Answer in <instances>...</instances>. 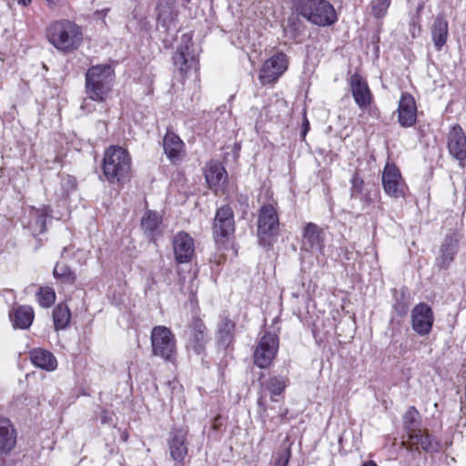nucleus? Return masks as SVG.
<instances>
[{
  "instance_id": "1",
  "label": "nucleus",
  "mask_w": 466,
  "mask_h": 466,
  "mask_svg": "<svg viewBox=\"0 0 466 466\" xmlns=\"http://www.w3.org/2000/svg\"><path fill=\"white\" fill-rule=\"evenodd\" d=\"M47 41L59 52L76 51L83 42L82 28L68 19L53 21L46 31Z\"/></svg>"
},
{
  "instance_id": "2",
  "label": "nucleus",
  "mask_w": 466,
  "mask_h": 466,
  "mask_svg": "<svg viewBox=\"0 0 466 466\" xmlns=\"http://www.w3.org/2000/svg\"><path fill=\"white\" fill-rule=\"evenodd\" d=\"M114 78V70L109 65L91 66L86 74L87 97L96 102L106 101L112 90Z\"/></svg>"
},
{
  "instance_id": "3",
  "label": "nucleus",
  "mask_w": 466,
  "mask_h": 466,
  "mask_svg": "<svg viewBox=\"0 0 466 466\" xmlns=\"http://www.w3.org/2000/svg\"><path fill=\"white\" fill-rule=\"evenodd\" d=\"M293 7L298 15L319 26L330 25L337 21L335 9L327 0H294Z\"/></svg>"
},
{
  "instance_id": "4",
  "label": "nucleus",
  "mask_w": 466,
  "mask_h": 466,
  "mask_svg": "<svg viewBox=\"0 0 466 466\" xmlns=\"http://www.w3.org/2000/svg\"><path fill=\"white\" fill-rule=\"evenodd\" d=\"M131 158L127 151L120 147H110L104 155L103 172L110 183L122 182L128 178Z\"/></svg>"
},
{
  "instance_id": "5",
  "label": "nucleus",
  "mask_w": 466,
  "mask_h": 466,
  "mask_svg": "<svg viewBox=\"0 0 466 466\" xmlns=\"http://www.w3.org/2000/svg\"><path fill=\"white\" fill-rule=\"evenodd\" d=\"M152 354L165 361H173L177 355V340L170 329L156 326L151 330Z\"/></svg>"
},
{
  "instance_id": "6",
  "label": "nucleus",
  "mask_w": 466,
  "mask_h": 466,
  "mask_svg": "<svg viewBox=\"0 0 466 466\" xmlns=\"http://www.w3.org/2000/svg\"><path fill=\"white\" fill-rule=\"evenodd\" d=\"M279 219L278 212L271 204L263 205L258 211V237L259 243L266 247L270 246L278 236Z\"/></svg>"
},
{
  "instance_id": "7",
  "label": "nucleus",
  "mask_w": 466,
  "mask_h": 466,
  "mask_svg": "<svg viewBox=\"0 0 466 466\" xmlns=\"http://www.w3.org/2000/svg\"><path fill=\"white\" fill-rule=\"evenodd\" d=\"M279 350V338L275 333H265L258 340L254 351V362L261 369L268 367Z\"/></svg>"
},
{
  "instance_id": "8",
  "label": "nucleus",
  "mask_w": 466,
  "mask_h": 466,
  "mask_svg": "<svg viewBox=\"0 0 466 466\" xmlns=\"http://www.w3.org/2000/svg\"><path fill=\"white\" fill-rule=\"evenodd\" d=\"M192 46V37L188 34H183L180 45L173 56L174 65L182 74H187L197 66L198 61Z\"/></svg>"
},
{
  "instance_id": "9",
  "label": "nucleus",
  "mask_w": 466,
  "mask_h": 466,
  "mask_svg": "<svg viewBox=\"0 0 466 466\" xmlns=\"http://www.w3.org/2000/svg\"><path fill=\"white\" fill-rule=\"evenodd\" d=\"M288 68V58L283 53H279L264 62L258 79L262 85L274 83Z\"/></svg>"
},
{
  "instance_id": "10",
  "label": "nucleus",
  "mask_w": 466,
  "mask_h": 466,
  "mask_svg": "<svg viewBox=\"0 0 466 466\" xmlns=\"http://www.w3.org/2000/svg\"><path fill=\"white\" fill-rule=\"evenodd\" d=\"M382 186L390 198H400L405 195L406 184L399 168L394 164H387L382 172Z\"/></svg>"
},
{
  "instance_id": "11",
  "label": "nucleus",
  "mask_w": 466,
  "mask_h": 466,
  "mask_svg": "<svg viewBox=\"0 0 466 466\" xmlns=\"http://www.w3.org/2000/svg\"><path fill=\"white\" fill-rule=\"evenodd\" d=\"M325 234L317 224L309 222L302 230L301 250L312 254H322Z\"/></svg>"
},
{
  "instance_id": "12",
  "label": "nucleus",
  "mask_w": 466,
  "mask_h": 466,
  "mask_svg": "<svg viewBox=\"0 0 466 466\" xmlns=\"http://www.w3.org/2000/svg\"><path fill=\"white\" fill-rule=\"evenodd\" d=\"M187 430L182 427L174 428L169 433L168 448L176 466H184V461L187 455Z\"/></svg>"
},
{
  "instance_id": "13",
  "label": "nucleus",
  "mask_w": 466,
  "mask_h": 466,
  "mask_svg": "<svg viewBox=\"0 0 466 466\" xmlns=\"http://www.w3.org/2000/svg\"><path fill=\"white\" fill-rule=\"evenodd\" d=\"M433 321L432 309L426 303H420L411 310V327L418 335H428L431 331Z\"/></svg>"
},
{
  "instance_id": "14",
  "label": "nucleus",
  "mask_w": 466,
  "mask_h": 466,
  "mask_svg": "<svg viewBox=\"0 0 466 466\" xmlns=\"http://www.w3.org/2000/svg\"><path fill=\"white\" fill-rule=\"evenodd\" d=\"M447 145L450 154L464 167L466 160V135L459 125L451 127Z\"/></svg>"
},
{
  "instance_id": "15",
  "label": "nucleus",
  "mask_w": 466,
  "mask_h": 466,
  "mask_svg": "<svg viewBox=\"0 0 466 466\" xmlns=\"http://www.w3.org/2000/svg\"><path fill=\"white\" fill-rule=\"evenodd\" d=\"M409 442L402 441L401 445L409 451L413 448L416 450L421 449L426 452H438L441 450L440 442L426 430H418L411 431L408 435Z\"/></svg>"
},
{
  "instance_id": "16",
  "label": "nucleus",
  "mask_w": 466,
  "mask_h": 466,
  "mask_svg": "<svg viewBox=\"0 0 466 466\" xmlns=\"http://www.w3.org/2000/svg\"><path fill=\"white\" fill-rule=\"evenodd\" d=\"M209 340L210 337L208 334L206 325L200 319L195 318L190 325L187 350L200 355L205 351L206 345Z\"/></svg>"
},
{
  "instance_id": "17",
  "label": "nucleus",
  "mask_w": 466,
  "mask_h": 466,
  "mask_svg": "<svg viewBox=\"0 0 466 466\" xmlns=\"http://www.w3.org/2000/svg\"><path fill=\"white\" fill-rule=\"evenodd\" d=\"M235 230L234 215L230 207L218 208L213 223L214 238H227Z\"/></svg>"
},
{
  "instance_id": "18",
  "label": "nucleus",
  "mask_w": 466,
  "mask_h": 466,
  "mask_svg": "<svg viewBox=\"0 0 466 466\" xmlns=\"http://www.w3.org/2000/svg\"><path fill=\"white\" fill-rule=\"evenodd\" d=\"M173 250L178 264L189 262L195 253L194 239L184 231L177 233L173 238Z\"/></svg>"
},
{
  "instance_id": "19",
  "label": "nucleus",
  "mask_w": 466,
  "mask_h": 466,
  "mask_svg": "<svg viewBox=\"0 0 466 466\" xmlns=\"http://www.w3.org/2000/svg\"><path fill=\"white\" fill-rule=\"evenodd\" d=\"M350 90L355 103L360 108H366L372 103L373 97L367 81L358 73L350 79Z\"/></svg>"
},
{
  "instance_id": "20",
  "label": "nucleus",
  "mask_w": 466,
  "mask_h": 466,
  "mask_svg": "<svg viewBox=\"0 0 466 466\" xmlns=\"http://www.w3.org/2000/svg\"><path fill=\"white\" fill-rule=\"evenodd\" d=\"M417 107L413 96L408 93L401 95L398 106V121L403 127H410L416 122Z\"/></svg>"
},
{
  "instance_id": "21",
  "label": "nucleus",
  "mask_w": 466,
  "mask_h": 466,
  "mask_svg": "<svg viewBox=\"0 0 466 466\" xmlns=\"http://www.w3.org/2000/svg\"><path fill=\"white\" fill-rule=\"evenodd\" d=\"M163 148L167 157L174 164L180 162L186 154L184 142L172 131L166 133Z\"/></svg>"
},
{
  "instance_id": "22",
  "label": "nucleus",
  "mask_w": 466,
  "mask_h": 466,
  "mask_svg": "<svg viewBox=\"0 0 466 466\" xmlns=\"http://www.w3.org/2000/svg\"><path fill=\"white\" fill-rule=\"evenodd\" d=\"M459 238L455 233L447 235L440 248V265L441 268H447L453 260L458 251Z\"/></svg>"
},
{
  "instance_id": "23",
  "label": "nucleus",
  "mask_w": 466,
  "mask_h": 466,
  "mask_svg": "<svg viewBox=\"0 0 466 466\" xmlns=\"http://www.w3.org/2000/svg\"><path fill=\"white\" fill-rule=\"evenodd\" d=\"M33 364L42 370L53 371L57 367V360L50 351L44 349H34L30 351Z\"/></svg>"
},
{
  "instance_id": "24",
  "label": "nucleus",
  "mask_w": 466,
  "mask_h": 466,
  "mask_svg": "<svg viewBox=\"0 0 466 466\" xmlns=\"http://www.w3.org/2000/svg\"><path fill=\"white\" fill-rule=\"evenodd\" d=\"M15 430L11 421L5 418H0V451H10L15 447Z\"/></svg>"
},
{
  "instance_id": "25",
  "label": "nucleus",
  "mask_w": 466,
  "mask_h": 466,
  "mask_svg": "<svg viewBox=\"0 0 466 466\" xmlns=\"http://www.w3.org/2000/svg\"><path fill=\"white\" fill-rule=\"evenodd\" d=\"M49 216L50 211L46 207L42 208H32L30 210L28 228L34 236L42 234L46 231V219Z\"/></svg>"
},
{
  "instance_id": "26",
  "label": "nucleus",
  "mask_w": 466,
  "mask_h": 466,
  "mask_svg": "<svg viewBox=\"0 0 466 466\" xmlns=\"http://www.w3.org/2000/svg\"><path fill=\"white\" fill-rule=\"evenodd\" d=\"M10 319L15 329H27L34 319V310L29 306H20L9 314Z\"/></svg>"
},
{
  "instance_id": "27",
  "label": "nucleus",
  "mask_w": 466,
  "mask_h": 466,
  "mask_svg": "<svg viewBox=\"0 0 466 466\" xmlns=\"http://www.w3.org/2000/svg\"><path fill=\"white\" fill-rule=\"evenodd\" d=\"M162 217L156 211L147 210L141 219L143 230L151 238L161 233Z\"/></svg>"
},
{
  "instance_id": "28",
  "label": "nucleus",
  "mask_w": 466,
  "mask_h": 466,
  "mask_svg": "<svg viewBox=\"0 0 466 466\" xmlns=\"http://www.w3.org/2000/svg\"><path fill=\"white\" fill-rule=\"evenodd\" d=\"M447 36L448 22L444 18L437 16L431 30V38L437 50H441L446 44Z\"/></svg>"
},
{
  "instance_id": "29",
  "label": "nucleus",
  "mask_w": 466,
  "mask_h": 466,
  "mask_svg": "<svg viewBox=\"0 0 466 466\" xmlns=\"http://www.w3.org/2000/svg\"><path fill=\"white\" fill-rule=\"evenodd\" d=\"M71 319V313L66 304H58L53 310V320L56 330L66 329Z\"/></svg>"
},
{
  "instance_id": "30",
  "label": "nucleus",
  "mask_w": 466,
  "mask_h": 466,
  "mask_svg": "<svg viewBox=\"0 0 466 466\" xmlns=\"http://www.w3.org/2000/svg\"><path fill=\"white\" fill-rule=\"evenodd\" d=\"M234 329L235 323L228 318L224 319L218 325V343L228 347L233 340Z\"/></svg>"
},
{
  "instance_id": "31",
  "label": "nucleus",
  "mask_w": 466,
  "mask_h": 466,
  "mask_svg": "<svg viewBox=\"0 0 466 466\" xmlns=\"http://www.w3.org/2000/svg\"><path fill=\"white\" fill-rule=\"evenodd\" d=\"M205 177L210 187H215L226 178V170L221 164L211 163L205 172Z\"/></svg>"
},
{
  "instance_id": "32",
  "label": "nucleus",
  "mask_w": 466,
  "mask_h": 466,
  "mask_svg": "<svg viewBox=\"0 0 466 466\" xmlns=\"http://www.w3.org/2000/svg\"><path fill=\"white\" fill-rule=\"evenodd\" d=\"M53 273L56 279L65 283L73 284L76 280L75 273L64 263H56Z\"/></svg>"
},
{
  "instance_id": "33",
  "label": "nucleus",
  "mask_w": 466,
  "mask_h": 466,
  "mask_svg": "<svg viewBox=\"0 0 466 466\" xmlns=\"http://www.w3.org/2000/svg\"><path fill=\"white\" fill-rule=\"evenodd\" d=\"M419 412L414 407H410L403 416V424L407 435L411 431L420 430L418 424Z\"/></svg>"
},
{
  "instance_id": "34",
  "label": "nucleus",
  "mask_w": 466,
  "mask_h": 466,
  "mask_svg": "<svg viewBox=\"0 0 466 466\" xmlns=\"http://www.w3.org/2000/svg\"><path fill=\"white\" fill-rule=\"evenodd\" d=\"M37 301L43 308L51 307L56 300V292L50 287H42L36 293Z\"/></svg>"
},
{
  "instance_id": "35",
  "label": "nucleus",
  "mask_w": 466,
  "mask_h": 466,
  "mask_svg": "<svg viewBox=\"0 0 466 466\" xmlns=\"http://www.w3.org/2000/svg\"><path fill=\"white\" fill-rule=\"evenodd\" d=\"M266 387L272 395H279L286 388L285 379L281 376L272 377L268 380Z\"/></svg>"
},
{
  "instance_id": "36",
  "label": "nucleus",
  "mask_w": 466,
  "mask_h": 466,
  "mask_svg": "<svg viewBox=\"0 0 466 466\" xmlns=\"http://www.w3.org/2000/svg\"><path fill=\"white\" fill-rule=\"evenodd\" d=\"M390 5V0H372L370 3L372 14L376 18L383 17Z\"/></svg>"
},
{
  "instance_id": "37",
  "label": "nucleus",
  "mask_w": 466,
  "mask_h": 466,
  "mask_svg": "<svg viewBox=\"0 0 466 466\" xmlns=\"http://www.w3.org/2000/svg\"><path fill=\"white\" fill-rule=\"evenodd\" d=\"M350 195L352 198H359L363 190V179L358 175L354 174L351 177Z\"/></svg>"
},
{
  "instance_id": "38",
  "label": "nucleus",
  "mask_w": 466,
  "mask_h": 466,
  "mask_svg": "<svg viewBox=\"0 0 466 466\" xmlns=\"http://www.w3.org/2000/svg\"><path fill=\"white\" fill-rule=\"evenodd\" d=\"M289 458L290 449L289 447H286L278 453V457L275 460V466H287Z\"/></svg>"
},
{
  "instance_id": "39",
  "label": "nucleus",
  "mask_w": 466,
  "mask_h": 466,
  "mask_svg": "<svg viewBox=\"0 0 466 466\" xmlns=\"http://www.w3.org/2000/svg\"><path fill=\"white\" fill-rule=\"evenodd\" d=\"M258 404L259 406V414H260V417L263 420H266L267 417H268V415L267 414L266 412V409L265 407L263 406V399L260 397L258 400Z\"/></svg>"
},
{
  "instance_id": "40",
  "label": "nucleus",
  "mask_w": 466,
  "mask_h": 466,
  "mask_svg": "<svg viewBox=\"0 0 466 466\" xmlns=\"http://www.w3.org/2000/svg\"><path fill=\"white\" fill-rule=\"evenodd\" d=\"M109 11L108 8H104L102 10H97L94 15L98 19H104L106 15H107V12Z\"/></svg>"
},
{
  "instance_id": "41",
  "label": "nucleus",
  "mask_w": 466,
  "mask_h": 466,
  "mask_svg": "<svg viewBox=\"0 0 466 466\" xmlns=\"http://www.w3.org/2000/svg\"><path fill=\"white\" fill-rule=\"evenodd\" d=\"M18 5H21L23 6H27L31 4L32 0H16Z\"/></svg>"
},
{
  "instance_id": "42",
  "label": "nucleus",
  "mask_w": 466,
  "mask_h": 466,
  "mask_svg": "<svg viewBox=\"0 0 466 466\" xmlns=\"http://www.w3.org/2000/svg\"><path fill=\"white\" fill-rule=\"evenodd\" d=\"M362 466H378V465L374 461H370L364 462L362 464Z\"/></svg>"
},
{
  "instance_id": "43",
  "label": "nucleus",
  "mask_w": 466,
  "mask_h": 466,
  "mask_svg": "<svg viewBox=\"0 0 466 466\" xmlns=\"http://www.w3.org/2000/svg\"><path fill=\"white\" fill-rule=\"evenodd\" d=\"M49 4H56L57 0H46Z\"/></svg>"
},
{
  "instance_id": "44",
  "label": "nucleus",
  "mask_w": 466,
  "mask_h": 466,
  "mask_svg": "<svg viewBox=\"0 0 466 466\" xmlns=\"http://www.w3.org/2000/svg\"><path fill=\"white\" fill-rule=\"evenodd\" d=\"M364 198H365V200H366V202H367V203H370V197H368L367 195H365Z\"/></svg>"
},
{
  "instance_id": "45",
  "label": "nucleus",
  "mask_w": 466,
  "mask_h": 466,
  "mask_svg": "<svg viewBox=\"0 0 466 466\" xmlns=\"http://www.w3.org/2000/svg\"><path fill=\"white\" fill-rule=\"evenodd\" d=\"M0 466H7L4 461H0Z\"/></svg>"
},
{
  "instance_id": "46",
  "label": "nucleus",
  "mask_w": 466,
  "mask_h": 466,
  "mask_svg": "<svg viewBox=\"0 0 466 466\" xmlns=\"http://www.w3.org/2000/svg\"><path fill=\"white\" fill-rule=\"evenodd\" d=\"M307 133V127H305L304 131H303V135H305Z\"/></svg>"
},
{
  "instance_id": "47",
  "label": "nucleus",
  "mask_w": 466,
  "mask_h": 466,
  "mask_svg": "<svg viewBox=\"0 0 466 466\" xmlns=\"http://www.w3.org/2000/svg\"><path fill=\"white\" fill-rule=\"evenodd\" d=\"M187 3H189L191 0H185Z\"/></svg>"
}]
</instances>
